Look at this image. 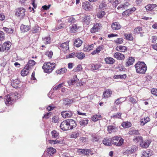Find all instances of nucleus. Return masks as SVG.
I'll return each instance as SVG.
<instances>
[{
  "label": "nucleus",
  "mask_w": 157,
  "mask_h": 157,
  "mask_svg": "<svg viewBox=\"0 0 157 157\" xmlns=\"http://www.w3.org/2000/svg\"><path fill=\"white\" fill-rule=\"evenodd\" d=\"M101 117V116L100 115H95L92 117L91 119L92 121H96L100 120Z\"/></svg>",
  "instance_id": "obj_40"
},
{
  "label": "nucleus",
  "mask_w": 157,
  "mask_h": 157,
  "mask_svg": "<svg viewBox=\"0 0 157 157\" xmlns=\"http://www.w3.org/2000/svg\"><path fill=\"white\" fill-rule=\"evenodd\" d=\"M112 91L110 89L105 91L103 92V98H107L110 97L112 94Z\"/></svg>",
  "instance_id": "obj_18"
},
{
  "label": "nucleus",
  "mask_w": 157,
  "mask_h": 157,
  "mask_svg": "<svg viewBox=\"0 0 157 157\" xmlns=\"http://www.w3.org/2000/svg\"><path fill=\"white\" fill-rule=\"evenodd\" d=\"M82 42V40L79 38L77 39L75 41L74 45L77 47H79L81 45Z\"/></svg>",
  "instance_id": "obj_33"
},
{
  "label": "nucleus",
  "mask_w": 157,
  "mask_h": 157,
  "mask_svg": "<svg viewBox=\"0 0 157 157\" xmlns=\"http://www.w3.org/2000/svg\"><path fill=\"white\" fill-rule=\"evenodd\" d=\"M78 80L79 79L77 78V75H75L73 76L72 78L68 81V83L69 86L73 85L78 82Z\"/></svg>",
  "instance_id": "obj_19"
},
{
  "label": "nucleus",
  "mask_w": 157,
  "mask_h": 157,
  "mask_svg": "<svg viewBox=\"0 0 157 157\" xmlns=\"http://www.w3.org/2000/svg\"><path fill=\"white\" fill-rule=\"evenodd\" d=\"M47 151L48 154L51 155L56 152V150L53 147H50L47 149Z\"/></svg>",
  "instance_id": "obj_45"
},
{
  "label": "nucleus",
  "mask_w": 157,
  "mask_h": 157,
  "mask_svg": "<svg viewBox=\"0 0 157 157\" xmlns=\"http://www.w3.org/2000/svg\"><path fill=\"white\" fill-rule=\"evenodd\" d=\"M84 24L89 25L90 22V16H85L83 19Z\"/></svg>",
  "instance_id": "obj_29"
},
{
  "label": "nucleus",
  "mask_w": 157,
  "mask_h": 157,
  "mask_svg": "<svg viewBox=\"0 0 157 157\" xmlns=\"http://www.w3.org/2000/svg\"><path fill=\"white\" fill-rule=\"evenodd\" d=\"M117 50L120 52H124L127 50L126 47L123 46H119L117 47Z\"/></svg>",
  "instance_id": "obj_35"
},
{
  "label": "nucleus",
  "mask_w": 157,
  "mask_h": 157,
  "mask_svg": "<svg viewBox=\"0 0 157 157\" xmlns=\"http://www.w3.org/2000/svg\"><path fill=\"white\" fill-rule=\"evenodd\" d=\"M63 83H62L61 84H59L57 86H55L53 88V90H57L61 88L62 86V85Z\"/></svg>",
  "instance_id": "obj_59"
},
{
  "label": "nucleus",
  "mask_w": 157,
  "mask_h": 157,
  "mask_svg": "<svg viewBox=\"0 0 157 157\" xmlns=\"http://www.w3.org/2000/svg\"><path fill=\"white\" fill-rule=\"evenodd\" d=\"M129 5V3L128 2H125L124 4L121 5L117 7V9L118 10L122 9V10L125 9H127V7Z\"/></svg>",
  "instance_id": "obj_36"
},
{
  "label": "nucleus",
  "mask_w": 157,
  "mask_h": 157,
  "mask_svg": "<svg viewBox=\"0 0 157 157\" xmlns=\"http://www.w3.org/2000/svg\"><path fill=\"white\" fill-rule=\"evenodd\" d=\"M124 38L129 40H133L132 35L131 33H124Z\"/></svg>",
  "instance_id": "obj_31"
},
{
  "label": "nucleus",
  "mask_w": 157,
  "mask_h": 157,
  "mask_svg": "<svg viewBox=\"0 0 157 157\" xmlns=\"http://www.w3.org/2000/svg\"><path fill=\"white\" fill-rule=\"evenodd\" d=\"M76 57H77L78 59H83L85 56V55L83 53L80 52H76Z\"/></svg>",
  "instance_id": "obj_38"
},
{
  "label": "nucleus",
  "mask_w": 157,
  "mask_h": 157,
  "mask_svg": "<svg viewBox=\"0 0 157 157\" xmlns=\"http://www.w3.org/2000/svg\"><path fill=\"white\" fill-rule=\"evenodd\" d=\"M79 28V26H78L77 24L72 25L70 27V30L71 33H75Z\"/></svg>",
  "instance_id": "obj_23"
},
{
  "label": "nucleus",
  "mask_w": 157,
  "mask_h": 157,
  "mask_svg": "<svg viewBox=\"0 0 157 157\" xmlns=\"http://www.w3.org/2000/svg\"><path fill=\"white\" fill-rule=\"evenodd\" d=\"M67 121L69 126H70V129H72L76 127L77 124L75 121L72 119L68 120Z\"/></svg>",
  "instance_id": "obj_15"
},
{
  "label": "nucleus",
  "mask_w": 157,
  "mask_h": 157,
  "mask_svg": "<svg viewBox=\"0 0 157 157\" xmlns=\"http://www.w3.org/2000/svg\"><path fill=\"white\" fill-rule=\"evenodd\" d=\"M30 69L27 67H26L25 66L24 69H23L21 71V74L23 76H24L27 75L29 73V71L30 70Z\"/></svg>",
  "instance_id": "obj_22"
},
{
  "label": "nucleus",
  "mask_w": 157,
  "mask_h": 157,
  "mask_svg": "<svg viewBox=\"0 0 157 157\" xmlns=\"http://www.w3.org/2000/svg\"><path fill=\"white\" fill-rule=\"evenodd\" d=\"M25 10L23 7L18 8L14 11L15 15L20 19L24 17L25 15Z\"/></svg>",
  "instance_id": "obj_4"
},
{
  "label": "nucleus",
  "mask_w": 157,
  "mask_h": 157,
  "mask_svg": "<svg viewBox=\"0 0 157 157\" xmlns=\"http://www.w3.org/2000/svg\"><path fill=\"white\" fill-rule=\"evenodd\" d=\"M30 29V27L29 25H21L20 29L22 32L24 33L29 31Z\"/></svg>",
  "instance_id": "obj_25"
},
{
  "label": "nucleus",
  "mask_w": 157,
  "mask_h": 157,
  "mask_svg": "<svg viewBox=\"0 0 157 157\" xmlns=\"http://www.w3.org/2000/svg\"><path fill=\"white\" fill-rule=\"evenodd\" d=\"M55 63H51L50 62H46L44 63L42 67L45 72L50 73L51 72L55 67Z\"/></svg>",
  "instance_id": "obj_3"
},
{
  "label": "nucleus",
  "mask_w": 157,
  "mask_h": 157,
  "mask_svg": "<svg viewBox=\"0 0 157 157\" xmlns=\"http://www.w3.org/2000/svg\"><path fill=\"white\" fill-rule=\"evenodd\" d=\"M129 134L132 135H138L139 134L138 131L136 130H133L130 131L129 132Z\"/></svg>",
  "instance_id": "obj_56"
},
{
  "label": "nucleus",
  "mask_w": 157,
  "mask_h": 157,
  "mask_svg": "<svg viewBox=\"0 0 157 157\" xmlns=\"http://www.w3.org/2000/svg\"><path fill=\"white\" fill-rule=\"evenodd\" d=\"M106 63L107 64H113L114 62V59L111 57L106 58L105 59Z\"/></svg>",
  "instance_id": "obj_37"
},
{
  "label": "nucleus",
  "mask_w": 157,
  "mask_h": 157,
  "mask_svg": "<svg viewBox=\"0 0 157 157\" xmlns=\"http://www.w3.org/2000/svg\"><path fill=\"white\" fill-rule=\"evenodd\" d=\"M19 83V80L18 79H15V80L12 81L11 85L13 87L15 88L17 87V85Z\"/></svg>",
  "instance_id": "obj_44"
},
{
  "label": "nucleus",
  "mask_w": 157,
  "mask_h": 157,
  "mask_svg": "<svg viewBox=\"0 0 157 157\" xmlns=\"http://www.w3.org/2000/svg\"><path fill=\"white\" fill-rule=\"evenodd\" d=\"M67 120L63 121L61 124L60 127L61 129L64 131L70 130Z\"/></svg>",
  "instance_id": "obj_9"
},
{
  "label": "nucleus",
  "mask_w": 157,
  "mask_h": 157,
  "mask_svg": "<svg viewBox=\"0 0 157 157\" xmlns=\"http://www.w3.org/2000/svg\"><path fill=\"white\" fill-rule=\"evenodd\" d=\"M135 67L137 73L144 74L147 70V66L144 62H137L135 64Z\"/></svg>",
  "instance_id": "obj_1"
},
{
  "label": "nucleus",
  "mask_w": 157,
  "mask_h": 157,
  "mask_svg": "<svg viewBox=\"0 0 157 157\" xmlns=\"http://www.w3.org/2000/svg\"><path fill=\"white\" fill-rule=\"evenodd\" d=\"M106 6V4L105 3L102 1L101 3L99 5V8L100 9H103V8L105 7Z\"/></svg>",
  "instance_id": "obj_63"
},
{
  "label": "nucleus",
  "mask_w": 157,
  "mask_h": 157,
  "mask_svg": "<svg viewBox=\"0 0 157 157\" xmlns=\"http://www.w3.org/2000/svg\"><path fill=\"white\" fill-rule=\"evenodd\" d=\"M112 138H105L103 140V143L105 145L111 146L112 144Z\"/></svg>",
  "instance_id": "obj_16"
},
{
  "label": "nucleus",
  "mask_w": 157,
  "mask_h": 157,
  "mask_svg": "<svg viewBox=\"0 0 157 157\" xmlns=\"http://www.w3.org/2000/svg\"><path fill=\"white\" fill-rule=\"evenodd\" d=\"M138 149L137 146L133 145L128 148L125 151V153L128 154H131L135 152Z\"/></svg>",
  "instance_id": "obj_10"
},
{
  "label": "nucleus",
  "mask_w": 157,
  "mask_h": 157,
  "mask_svg": "<svg viewBox=\"0 0 157 157\" xmlns=\"http://www.w3.org/2000/svg\"><path fill=\"white\" fill-rule=\"evenodd\" d=\"M43 40L44 43L46 44H50L51 42V38L49 36L43 38Z\"/></svg>",
  "instance_id": "obj_43"
},
{
  "label": "nucleus",
  "mask_w": 157,
  "mask_h": 157,
  "mask_svg": "<svg viewBox=\"0 0 157 157\" xmlns=\"http://www.w3.org/2000/svg\"><path fill=\"white\" fill-rule=\"evenodd\" d=\"M152 155V153L151 151L146 150L143 152L142 154V157H149Z\"/></svg>",
  "instance_id": "obj_30"
},
{
  "label": "nucleus",
  "mask_w": 157,
  "mask_h": 157,
  "mask_svg": "<svg viewBox=\"0 0 157 157\" xmlns=\"http://www.w3.org/2000/svg\"><path fill=\"white\" fill-rule=\"evenodd\" d=\"M68 42L67 41L62 43L60 46V49L62 50L65 53L69 51Z\"/></svg>",
  "instance_id": "obj_7"
},
{
  "label": "nucleus",
  "mask_w": 157,
  "mask_h": 157,
  "mask_svg": "<svg viewBox=\"0 0 157 157\" xmlns=\"http://www.w3.org/2000/svg\"><path fill=\"white\" fill-rule=\"evenodd\" d=\"M127 60V61L126 63V66L127 67L132 65L135 61L134 59L132 57H129L128 58Z\"/></svg>",
  "instance_id": "obj_26"
},
{
  "label": "nucleus",
  "mask_w": 157,
  "mask_h": 157,
  "mask_svg": "<svg viewBox=\"0 0 157 157\" xmlns=\"http://www.w3.org/2000/svg\"><path fill=\"white\" fill-rule=\"evenodd\" d=\"M91 137V140L93 142H98L100 139V136L96 134L93 135Z\"/></svg>",
  "instance_id": "obj_41"
},
{
  "label": "nucleus",
  "mask_w": 157,
  "mask_h": 157,
  "mask_svg": "<svg viewBox=\"0 0 157 157\" xmlns=\"http://www.w3.org/2000/svg\"><path fill=\"white\" fill-rule=\"evenodd\" d=\"M126 75L125 74H124L123 75H115L114 76V78L115 79L120 78L121 79H123L126 78Z\"/></svg>",
  "instance_id": "obj_50"
},
{
  "label": "nucleus",
  "mask_w": 157,
  "mask_h": 157,
  "mask_svg": "<svg viewBox=\"0 0 157 157\" xmlns=\"http://www.w3.org/2000/svg\"><path fill=\"white\" fill-rule=\"evenodd\" d=\"M94 45L93 44L88 45L84 46L83 50L85 52H89L93 49Z\"/></svg>",
  "instance_id": "obj_34"
},
{
  "label": "nucleus",
  "mask_w": 157,
  "mask_h": 157,
  "mask_svg": "<svg viewBox=\"0 0 157 157\" xmlns=\"http://www.w3.org/2000/svg\"><path fill=\"white\" fill-rule=\"evenodd\" d=\"M62 117L64 118H68L72 115V113L71 111H63L61 113Z\"/></svg>",
  "instance_id": "obj_13"
},
{
  "label": "nucleus",
  "mask_w": 157,
  "mask_h": 157,
  "mask_svg": "<svg viewBox=\"0 0 157 157\" xmlns=\"http://www.w3.org/2000/svg\"><path fill=\"white\" fill-rule=\"evenodd\" d=\"M77 152L80 154L86 155H91L94 154L93 152L90 150L87 149H78L77 150Z\"/></svg>",
  "instance_id": "obj_6"
},
{
  "label": "nucleus",
  "mask_w": 157,
  "mask_h": 157,
  "mask_svg": "<svg viewBox=\"0 0 157 157\" xmlns=\"http://www.w3.org/2000/svg\"><path fill=\"white\" fill-rule=\"evenodd\" d=\"M35 62L33 60H30L29 61L28 63L25 66L26 67H27L31 69L35 64Z\"/></svg>",
  "instance_id": "obj_28"
},
{
  "label": "nucleus",
  "mask_w": 157,
  "mask_h": 157,
  "mask_svg": "<svg viewBox=\"0 0 157 157\" xmlns=\"http://www.w3.org/2000/svg\"><path fill=\"white\" fill-rule=\"evenodd\" d=\"M142 31V28L140 26H138L136 28L134 31L133 32L134 33L139 34Z\"/></svg>",
  "instance_id": "obj_52"
},
{
  "label": "nucleus",
  "mask_w": 157,
  "mask_h": 157,
  "mask_svg": "<svg viewBox=\"0 0 157 157\" xmlns=\"http://www.w3.org/2000/svg\"><path fill=\"white\" fill-rule=\"evenodd\" d=\"M124 139L120 137L116 136L112 138V144L117 146H121L124 142Z\"/></svg>",
  "instance_id": "obj_5"
},
{
  "label": "nucleus",
  "mask_w": 157,
  "mask_h": 157,
  "mask_svg": "<svg viewBox=\"0 0 157 157\" xmlns=\"http://www.w3.org/2000/svg\"><path fill=\"white\" fill-rule=\"evenodd\" d=\"M156 4H149L145 6V8L147 11H151L157 7Z\"/></svg>",
  "instance_id": "obj_21"
},
{
  "label": "nucleus",
  "mask_w": 157,
  "mask_h": 157,
  "mask_svg": "<svg viewBox=\"0 0 157 157\" xmlns=\"http://www.w3.org/2000/svg\"><path fill=\"white\" fill-rule=\"evenodd\" d=\"M67 70L66 68H61L60 70L57 71L56 72L58 74H61L66 73L67 72Z\"/></svg>",
  "instance_id": "obj_55"
},
{
  "label": "nucleus",
  "mask_w": 157,
  "mask_h": 157,
  "mask_svg": "<svg viewBox=\"0 0 157 157\" xmlns=\"http://www.w3.org/2000/svg\"><path fill=\"white\" fill-rule=\"evenodd\" d=\"M88 121L89 120L88 119H82L79 121V124L81 126L84 127L88 124Z\"/></svg>",
  "instance_id": "obj_32"
},
{
  "label": "nucleus",
  "mask_w": 157,
  "mask_h": 157,
  "mask_svg": "<svg viewBox=\"0 0 157 157\" xmlns=\"http://www.w3.org/2000/svg\"><path fill=\"white\" fill-rule=\"evenodd\" d=\"M122 126L125 128H128L131 126V124L129 122H123L122 124Z\"/></svg>",
  "instance_id": "obj_49"
},
{
  "label": "nucleus",
  "mask_w": 157,
  "mask_h": 157,
  "mask_svg": "<svg viewBox=\"0 0 157 157\" xmlns=\"http://www.w3.org/2000/svg\"><path fill=\"white\" fill-rule=\"evenodd\" d=\"M151 141L150 140H143L142 139V140L140 142V146L143 148H146L148 147L149 144L151 143Z\"/></svg>",
  "instance_id": "obj_8"
},
{
  "label": "nucleus",
  "mask_w": 157,
  "mask_h": 157,
  "mask_svg": "<svg viewBox=\"0 0 157 157\" xmlns=\"http://www.w3.org/2000/svg\"><path fill=\"white\" fill-rule=\"evenodd\" d=\"M150 121L149 117H145L143 119H142L140 121V124L141 125L143 126L147 123Z\"/></svg>",
  "instance_id": "obj_39"
},
{
  "label": "nucleus",
  "mask_w": 157,
  "mask_h": 157,
  "mask_svg": "<svg viewBox=\"0 0 157 157\" xmlns=\"http://www.w3.org/2000/svg\"><path fill=\"white\" fill-rule=\"evenodd\" d=\"M80 134L79 131H76L72 132L70 135V138H71L76 139L79 136Z\"/></svg>",
  "instance_id": "obj_27"
},
{
  "label": "nucleus",
  "mask_w": 157,
  "mask_h": 157,
  "mask_svg": "<svg viewBox=\"0 0 157 157\" xmlns=\"http://www.w3.org/2000/svg\"><path fill=\"white\" fill-rule=\"evenodd\" d=\"M5 38V34L2 31H0V41L3 40Z\"/></svg>",
  "instance_id": "obj_61"
},
{
  "label": "nucleus",
  "mask_w": 157,
  "mask_h": 157,
  "mask_svg": "<svg viewBox=\"0 0 157 157\" xmlns=\"http://www.w3.org/2000/svg\"><path fill=\"white\" fill-rule=\"evenodd\" d=\"M104 49V47L102 45H101L99 46L96 49V51L98 53H99L100 52Z\"/></svg>",
  "instance_id": "obj_62"
},
{
  "label": "nucleus",
  "mask_w": 157,
  "mask_h": 157,
  "mask_svg": "<svg viewBox=\"0 0 157 157\" xmlns=\"http://www.w3.org/2000/svg\"><path fill=\"white\" fill-rule=\"evenodd\" d=\"M11 43L10 42L4 43L3 45H2L3 51L9 50L11 47Z\"/></svg>",
  "instance_id": "obj_17"
},
{
  "label": "nucleus",
  "mask_w": 157,
  "mask_h": 157,
  "mask_svg": "<svg viewBox=\"0 0 157 157\" xmlns=\"http://www.w3.org/2000/svg\"><path fill=\"white\" fill-rule=\"evenodd\" d=\"M3 29L7 33L9 34H12L13 32V29L11 28H7L6 27H3Z\"/></svg>",
  "instance_id": "obj_47"
},
{
  "label": "nucleus",
  "mask_w": 157,
  "mask_h": 157,
  "mask_svg": "<svg viewBox=\"0 0 157 157\" xmlns=\"http://www.w3.org/2000/svg\"><path fill=\"white\" fill-rule=\"evenodd\" d=\"M107 130L109 133H111L112 132H116L117 130V128L114 126H109L107 127Z\"/></svg>",
  "instance_id": "obj_24"
},
{
  "label": "nucleus",
  "mask_w": 157,
  "mask_h": 157,
  "mask_svg": "<svg viewBox=\"0 0 157 157\" xmlns=\"http://www.w3.org/2000/svg\"><path fill=\"white\" fill-rule=\"evenodd\" d=\"M67 20L68 22L71 23H74L75 21V19L72 17H71L68 18Z\"/></svg>",
  "instance_id": "obj_60"
},
{
  "label": "nucleus",
  "mask_w": 157,
  "mask_h": 157,
  "mask_svg": "<svg viewBox=\"0 0 157 157\" xmlns=\"http://www.w3.org/2000/svg\"><path fill=\"white\" fill-rule=\"evenodd\" d=\"M51 134L53 138H59V133L56 131L54 130L52 131Z\"/></svg>",
  "instance_id": "obj_42"
},
{
  "label": "nucleus",
  "mask_w": 157,
  "mask_h": 157,
  "mask_svg": "<svg viewBox=\"0 0 157 157\" xmlns=\"http://www.w3.org/2000/svg\"><path fill=\"white\" fill-rule=\"evenodd\" d=\"M105 11L101 10L98 12L97 14V16L98 18H101L103 17L105 15Z\"/></svg>",
  "instance_id": "obj_48"
},
{
  "label": "nucleus",
  "mask_w": 157,
  "mask_h": 157,
  "mask_svg": "<svg viewBox=\"0 0 157 157\" xmlns=\"http://www.w3.org/2000/svg\"><path fill=\"white\" fill-rule=\"evenodd\" d=\"M125 100L124 98H120L117 99L115 101V104L117 105H119L123 101H124Z\"/></svg>",
  "instance_id": "obj_46"
},
{
  "label": "nucleus",
  "mask_w": 157,
  "mask_h": 157,
  "mask_svg": "<svg viewBox=\"0 0 157 157\" xmlns=\"http://www.w3.org/2000/svg\"><path fill=\"white\" fill-rule=\"evenodd\" d=\"M114 57L117 58V59L122 60L124 58V55L121 53L119 52L115 53L114 55Z\"/></svg>",
  "instance_id": "obj_20"
},
{
  "label": "nucleus",
  "mask_w": 157,
  "mask_h": 157,
  "mask_svg": "<svg viewBox=\"0 0 157 157\" xmlns=\"http://www.w3.org/2000/svg\"><path fill=\"white\" fill-rule=\"evenodd\" d=\"M151 91L152 94L157 96V89L153 88L151 90Z\"/></svg>",
  "instance_id": "obj_64"
},
{
  "label": "nucleus",
  "mask_w": 157,
  "mask_h": 157,
  "mask_svg": "<svg viewBox=\"0 0 157 157\" xmlns=\"http://www.w3.org/2000/svg\"><path fill=\"white\" fill-rule=\"evenodd\" d=\"M111 28L113 30H118L121 28V26L119 23L115 22L113 23L111 25Z\"/></svg>",
  "instance_id": "obj_14"
},
{
  "label": "nucleus",
  "mask_w": 157,
  "mask_h": 157,
  "mask_svg": "<svg viewBox=\"0 0 157 157\" xmlns=\"http://www.w3.org/2000/svg\"><path fill=\"white\" fill-rule=\"evenodd\" d=\"M143 138L142 137L140 136H136L134 137L133 139V141L135 143H137L138 142H141V140H142Z\"/></svg>",
  "instance_id": "obj_51"
},
{
  "label": "nucleus",
  "mask_w": 157,
  "mask_h": 157,
  "mask_svg": "<svg viewBox=\"0 0 157 157\" xmlns=\"http://www.w3.org/2000/svg\"><path fill=\"white\" fill-rule=\"evenodd\" d=\"M82 8L85 10H91V5L88 2H86L82 3Z\"/></svg>",
  "instance_id": "obj_11"
},
{
  "label": "nucleus",
  "mask_w": 157,
  "mask_h": 157,
  "mask_svg": "<svg viewBox=\"0 0 157 157\" xmlns=\"http://www.w3.org/2000/svg\"><path fill=\"white\" fill-rule=\"evenodd\" d=\"M121 113H118L117 114L113 115L111 116L112 118L120 119L121 118Z\"/></svg>",
  "instance_id": "obj_58"
},
{
  "label": "nucleus",
  "mask_w": 157,
  "mask_h": 157,
  "mask_svg": "<svg viewBox=\"0 0 157 157\" xmlns=\"http://www.w3.org/2000/svg\"><path fill=\"white\" fill-rule=\"evenodd\" d=\"M40 30V27H39L38 25H36L33 28L32 31L33 33H36L39 32Z\"/></svg>",
  "instance_id": "obj_53"
},
{
  "label": "nucleus",
  "mask_w": 157,
  "mask_h": 157,
  "mask_svg": "<svg viewBox=\"0 0 157 157\" xmlns=\"http://www.w3.org/2000/svg\"><path fill=\"white\" fill-rule=\"evenodd\" d=\"M45 55L47 56L49 58H52L53 55V53L52 51H50L46 52H45Z\"/></svg>",
  "instance_id": "obj_57"
},
{
  "label": "nucleus",
  "mask_w": 157,
  "mask_h": 157,
  "mask_svg": "<svg viewBox=\"0 0 157 157\" xmlns=\"http://www.w3.org/2000/svg\"><path fill=\"white\" fill-rule=\"evenodd\" d=\"M18 94L17 93H12L5 96L4 100L5 104L7 105H10L14 102L16 99L18 98Z\"/></svg>",
  "instance_id": "obj_2"
},
{
  "label": "nucleus",
  "mask_w": 157,
  "mask_h": 157,
  "mask_svg": "<svg viewBox=\"0 0 157 157\" xmlns=\"http://www.w3.org/2000/svg\"><path fill=\"white\" fill-rule=\"evenodd\" d=\"M101 25L98 23L94 24V26L91 29L90 31L92 33L98 32L101 28Z\"/></svg>",
  "instance_id": "obj_12"
},
{
  "label": "nucleus",
  "mask_w": 157,
  "mask_h": 157,
  "mask_svg": "<svg viewBox=\"0 0 157 157\" xmlns=\"http://www.w3.org/2000/svg\"><path fill=\"white\" fill-rule=\"evenodd\" d=\"M123 39L121 38H118L114 40V42L117 44H122L123 41Z\"/></svg>",
  "instance_id": "obj_54"
}]
</instances>
